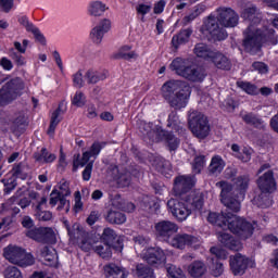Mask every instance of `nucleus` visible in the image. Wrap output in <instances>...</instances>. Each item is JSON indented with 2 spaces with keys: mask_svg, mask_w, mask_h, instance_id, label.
Instances as JSON below:
<instances>
[{
  "mask_svg": "<svg viewBox=\"0 0 278 278\" xmlns=\"http://www.w3.org/2000/svg\"><path fill=\"white\" fill-rule=\"evenodd\" d=\"M245 23H249L243 31L242 47L245 53L256 55L262 51L264 45H277L278 39L275 29L264 26L262 23V13L255 5H250L241 13Z\"/></svg>",
  "mask_w": 278,
  "mask_h": 278,
  "instance_id": "1",
  "label": "nucleus"
},
{
  "mask_svg": "<svg viewBox=\"0 0 278 278\" xmlns=\"http://www.w3.org/2000/svg\"><path fill=\"white\" fill-rule=\"evenodd\" d=\"M162 97L175 110H184L190 101L192 88L182 80H168L161 88Z\"/></svg>",
  "mask_w": 278,
  "mask_h": 278,
  "instance_id": "2",
  "label": "nucleus"
},
{
  "mask_svg": "<svg viewBox=\"0 0 278 278\" xmlns=\"http://www.w3.org/2000/svg\"><path fill=\"white\" fill-rule=\"evenodd\" d=\"M188 125L195 138L204 140V138L210 136V121H207V116L203 113L197 110H190L188 113Z\"/></svg>",
  "mask_w": 278,
  "mask_h": 278,
  "instance_id": "3",
  "label": "nucleus"
},
{
  "mask_svg": "<svg viewBox=\"0 0 278 278\" xmlns=\"http://www.w3.org/2000/svg\"><path fill=\"white\" fill-rule=\"evenodd\" d=\"M170 68L189 81H203L205 79V70L203 67L186 66L181 58L175 59L170 64Z\"/></svg>",
  "mask_w": 278,
  "mask_h": 278,
  "instance_id": "4",
  "label": "nucleus"
},
{
  "mask_svg": "<svg viewBox=\"0 0 278 278\" xmlns=\"http://www.w3.org/2000/svg\"><path fill=\"white\" fill-rule=\"evenodd\" d=\"M3 255L8 262L26 268V266H34V256L27 254L25 250L16 245H9L4 248Z\"/></svg>",
  "mask_w": 278,
  "mask_h": 278,
  "instance_id": "5",
  "label": "nucleus"
},
{
  "mask_svg": "<svg viewBox=\"0 0 278 278\" xmlns=\"http://www.w3.org/2000/svg\"><path fill=\"white\" fill-rule=\"evenodd\" d=\"M25 84L21 78H13L0 89V105H8L14 99L21 96V90H24Z\"/></svg>",
  "mask_w": 278,
  "mask_h": 278,
  "instance_id": "6",
  "label": "nucleus"
},
{
  "mask_svg": "<svg viewBox=\"0 0 278 278\" xmlns=\"http://www.w3.org/2000/svg\"><path fill=\"white\" fill-rule=\"evenodd\" d=\"M228 229L241 240H249L255 231V227L244 218L235 216L228 224Z\"/></svg>",
  "mask_w": 278,
  "mask_h": 278,
  "instance_id": "7",
  "label": "nucleus"
},
{
  "mask_svg": "<svg viewBox=\"0 0 278 278\" xmlns=\"http://www.w3.org/2000/svg\"><path fill=\"white\" fill-rule=\"evenodd\" d=\"M26 236L41 244H55V231L51 227L33 228L26 232Z\"/></svg>",
  "mask_w": 278,
  "mask_h": 278,
  "instance_id": "8",
  "label": "nucleus"
},
{
  "mask_svg": "<svg viewBox=\"0 0 278 278\" xmlns=\"http://www.w3.org/2000/svg\"><path fill=\"white\" fill-rule=\"evenodd\" d=\"M142 260L153 268L166 266V254L161 248H149L142 255Z\"/></svg>",
  "mask_w": 278,
  "mask_h": 278,
  "instance_id": "9",
  "label": "nucleus"
},
{
  "mask_svg": "<svg viewBox=\"0 0 278 278\" xmlns=\"http://www.w3.org/2000/svg\"><path fill=\"white\" fill-rule=\"evenodd\" d=\"M105 147V142L94 141L90 147L89 151L83 153V157L79 161V154H77L76 159L73 161V170H77L79 166H86L88 162H90V157H97L101 153V149Z\"/></svg>",
  "mask_w": 278,
  "mask_h": 278,
  "instance_id": "10",
  "label": "nucleus"
},
{
  "mask_svg": "<svg viewBox=\"0 0 278 278\" xmlns=\"http://www.w3.org/2000/svg\"><path fill=\"white\" fill-rule=\"evenodd\" d=\"M154 228L156 238L163 240V242H168V240H170V237L174 233H177V231L179 230L177 224L170 220H161L155 224Z\"/></svg>",
  "mask_w": 278,
  "mask_h": 278,
  "instance_id": "11",
  "label": "nucleus"
},
{
  "mask_svg": "<svg viewBox=\"0 0 278 278\" xmlns=\"http://www.w3.org/2000/svg\"><path fill=\"white\" fill-rule=\"evenodd\" d=\"M27 127H29V117L25 111H20L14 114L10 124V130L14 136H22L25 134Z\"/></svg>",
  "mask_w": 278,
  "mask_h": 278,
  "instance_id": "12",
  "label": "nucleus"
},
{
  "mask_svg": "<svg viewBox=\"0 0 278 278\" xmlns=\"http://www.w3.org/2000/svg\"><path fill=\"white\" fill-rule=\"evenodd\" d=\"M220 20L215 16H208L204 23V28L214 38V40H225L227 38V30L220 26Z\"/></svg>",
  "mask_w": 278,
  "mask_h": 278,
  "instance_id": "13",
  "label": "nucleus"
},
{
  "mask_svg": "<svg viewBox=\"0 0 278 278\" xmlns=\"http://www.w3.org/2000/svg\"><path fill=\"white\" fill-rule=\"evenodd\" d=\"M194 184H197L194 175L176 177L174 182V192L177 197H181L182 194L190 192V190L194 188Z\"/></svg>",
  "mask_w": 278,
  "mask_h": 278,
  "instance_id": "14",
  "label": "nucleus"
},
{
  "mask_svg": "<svg viewBox=\"0 0 278 278\" xmlns=\"http://www.w3.org/2000/svg\"><path fill=\"white\" fill-rule=\"evenodd\" d=\"M167 207L173 216H175V218H177V220L180 223H184V220H186V218L192 214V210L188 208L186 204L175 199L167 201Z\"/></svg>",
  "mask_w": 278,
  "mask_h": 278,
  "instance_id": "15",
  "label": "nucleus"
},
{
  "mask_svg": "<svg viewBox=\"0 0 278 278\" xmlns=\"http://www.w3.org/2000/svg\"><path fill=\"white\" fill-rule=\"evenodd\" d=\"M144 142L148 144H153V142H160V132L162 128L160 126H154L153 123L142 122L139 127Z\"/></svg>",
  "mask_w": 278,
  "mask_h": 278,
  "instance_id": "16",
  "label": "nucleus"
},
{
  "mask_svg": "<svg viewBox=\"0 0 278 278\" xmlns=\"http://www.w3.org/2000/svg\"><path fill=\"white\" fill-rule=\"evenodd\" d=\"M249 257L242 255L241 253H237L231 255L229 258L230 270L233 275H244L247 269L249 268Z\"/></svg>",
  "mask_w": 278,
  "mask_h": 278,
  "instance_id": "17",
  "label": "nucleus"
},
{
  "mask_svg": "<svg viewBox=\"0 0 278 278\" xmlns=\"http://www.w3.org/2000/svg\"><path fill=\"white\" fill-rule=\"evenodd\" d=\"M100 240L104 242V244L112 247L115 251H123V239H121L112 228H104Z\"/></svg>",
  "mask_w": 278,
  "mask_h": 278,
  "instance_id": "18",
  "label": "nucleus"
},
{
  "mask_svg": "<svg viewBox=\"0 0 278 278\" xmlns=\"http://www.w3.org/2000/svg\"><path fill=\"white\" fill-rule=\"evenodd\" d=\"M112 29V22L109 18H103L99 24L91 29L90 38L96 45H101L103 36Z\"/></svg>",
  "mask_w": 278,
  "mask_h": 278,
  "instance_id": "19",
  "label": "nucleus"
},
{
  "mask_svg": "<svg viewBox=\"0 0 278 278\" xmlns=\"http://www.w3.org/2000/svg\"><path fill=\"white\" fill-rule=\"evenodd\" d=\"M257 186L261 192L268 194L277 190V182L275 181V176L273 170H267L263 176L257 179Z\"/></svg>",
  "mask_w": 278,
  "mask_h": 278,
  "instance_id": "20",
  "label": "nucleus"
},
{
  "mask_svg": "<svg viewBox=\"0 0 278 278\" xmlns=\"http://www.w3.org/2000/svg\"><path fill=\"white\" fill-rule=\"evenodd\" d=\"M217 18L222 27H236L240 17L232 9H222Z\"/></svg>",
  "mask_w": 278,
  "mask_h": 278,
  "instance_id": "21",
  "label": "nucleus"
},
{
  "mask_svg": "<svg viewBox=\"0 0 278 278\" xmlns=\"http://www.w3.org/2000/svg\"><path fill=\"white\" fill-rule=\"evenodd\" d=\"M220 202L226 206L225 213L228 218H233L236 216L233 214H238L242 207L240 199H238V194L220 199Z\"/></svg>",
  "mask_w": 278,
  "mask_h": 278,
  "instance_id": "22",
  "label": "nucleus"
},
{
  "mask_svg": "<svg viewBox=\"0 0 278 278\" xmlns=\"http://www.w3.org/2000/svg\"><path fill=\"white\" fill-rule=\"evenodd\" d=\"M111 173L119 188H127L131 184V174L127 169H118L117 166H113Z\"/></svg>",
  "mask_w": 278,
  "mask_h": 278,
  "instance_id": "23",
  "label": "nucleus"
},
{
  "mask_svg": "<svg viewBox=\"0 0 278 278\" xmlns=\"http://www.w3.org/2000/svg\"><path fill=\"white\" fill-rule=\"evenodd\" d=\"M199 242V239L192 235L182 233V235H176L170 244L174 247V249H186V247H192V244H197Z\"/></svg>",
  "mask_w": 278,
  "mask_h": 278,
  "instance_id": "24",
  "label": "nucleus"
},
{
  "mask_svg": "<svg viewBox=\"0 0 278 278\" xmlns=\"http://www.w3.org/2000/svg\"><path fill=\"white\" fill-rule=\"evenodd\" d=\"M37 253L39 257H42V260H45L47 266H53V264L58 262V252L52 247L40 245L37 249Z\"/></svg>",
  "mask_w": 278,
  "mask_h": 278,
  "instance_id": "25",
  "label": "nucleus"
},
{
  "mask_svg": "<svg viewBox=\"0 0 278 278\" xmlns=\"http://www.w3.org/2000/svg\"><path fill=\"white\" fill-rule=\"evenodd\" d=\"M241 118L245 125H250V127H254V129H258L260 131L266 129V122H264L258 114L250 112L242 115Z\"/></svg>",
  "mask_w": 278,
  "mask_h": 278,
  "instance_id": "26",
  "label": "nucleus"
},
{
  "mask_svg": "<svg viewBox=\"0 0 278 278\" xmlns=\"http://www.w3.org/2000/svg\"><path fill=\"white\" fill-rule=\"evenodd\" d=\"M161 140H164L169 151H177V149L179 148V138L175 137L173 132L164 130L162 128L159 134V142H161Z\"/></svg>",
  "mask_w": 278,
  "mask_h": 278,
  "instance_id": "27",
  "label": "nucleus"
},
{
  "mask_svg": "<svg viewBox=\"0 0 278 278\" xmlns=\"http://www.w3.org/2000/svg\"><path fill=\"white\" fill-rule=\"evenodd\" d=\"M210 62H213L216 68H220L222 71H231V61H229V58L218 51L213 52Z\"/></svg>",
  "mask_w": 278,
  "mask_h": 278,
  "instance_id": "28",
  "label": "nucleus"
},
{
  "mask_svg": "<svg viewBox=\"0 0 278 278\" xmlns=\"http://www.w3.org/2000/svg\"><path fill=\"white\" fill-rule=\"evenodd\" d=\"M104 219L106 223H110V225H123L127 223V216L125 213L114 208H111L106 212Z\"/></svg>",
  "mask_w": 278,
  "mask_h": 278,
  "instance_id": "29",
  "label": "nucleus"
},
{
  "mask_svg": "<svg viewBox=\"0 0 278 278\" xmlns=\"http://www.w3.org/2000/svg\"><path fill=\"white\" fill-rule=\"evenodd\" d=\"M190 36H192V28L181 29L178 34L173 36L172 46L174 49H179L181 45H187V42L190 41Z\"/></svg>",
  "mask_w": 278,
  "mask_h": 278,
  "instance_id": "30",
  "label": "nucleus"
},
{
  "mask_svg": "<svg viewBox=\"0 0 278 278\" xmlns=\"http://www.w3.org/2000/svg\"><path fill=\"white\" fill-rule=\"evenodd\" d=\"M104 275H105V277L127 278V277H129V271H127L123 267H118L114 263H111V264L104 266Z\"/></svg>",
  "mask_w": 278,
  "mask_h": 278,
  "instance_id": "31",
  "label": "nucleus"
},
{
  "mask_svg": "<svg viewBox=\"0 0 278 278\" xmlns=\"http://www.w3.org/2000/svg\"><path fill=\"white\" fill-rule=\"evenodd\" d=\"M63 224L71 240H79L86 236V231H84V228L79 224L75 223L71 226L68 220H64Z\"/></svg>",
  "mask_w": 278,
  "mask_h": 278,
  "instance_id": "32",
  "label": "nucleus"
},
{
  "mask_svg": "<svg viewBox=\"0 0 278 278\" xmlns=\"http://www.w3.org/2000/svg\"><path fill=\"white\" fill-rule=\"evenodd\" d=\"M231 151L233 152V155L237 157V160H241V162H251L253 149L244 147L242 150H240V146H238V143H233L231 146Z\"/></svg>",
  "mask_w": 278,
  "mask_h": 278,
  "instance_id": "33",
  "label": "nucleus"
},
{
  "mask_svg": "<svg viewBox=\"0 0 278 278\" xmlns=\"http://www.w3.org/2000/svg\"><path fill=\"white\" fill-rule=\"evenodd\" d=\"M14 47L16 50H14V48H11L9 51V55L13 60V62H15V64H17V66H23V64H25V58H23V55L21 53H25L26 50L23 47V45H21V42H18V41L14 42ZM16 51H18V52H16Z\"/></svg>",
  "mask_w": 278,
  "mask_h": 278,
  "instance_id": "34",
  "label": "nucleus"
},
{
  "mask_svg": "<svg viewBox=\"0 0 278 278\" xmlns=\"http://www.w3.org/2000/svg\"><path fill=\"white\" fill-rule=\"evenodd\" d=\"M188 273L193 278L203 277L207 273V266L203 261H194L188 266Z\"/></svg>",
  "mask_w": 278,
  "mask_h": 278,
  "instance_id": "35",
  "label": "nucleus"
},
{
  "mask_svg": "<svg viewBox=\"0 0 278 278\" xmlns=\"http://www.w3.org/2000/svg\"><path fill=\"white\" fill-rule=\"evenodd\" d=\"M140 207L149 214H155L160 210V203L153 197L146 195L140 202Z\"/></svg>",
  "mask_w": 278,
  "mask_h": 278,
  "instance_id": "36",
  "label": "nucleus"
},
{
  "mask_svg": "<svg viewBox=\"0 0 278 278\" xmlns=\"http://www.w3.org/2000/svg\"><path fill=\"white\" fill-rule=\"evenodd\" d=\"M85 79L90 85L99 84V81H105L108 79V72L88 70L85 74Z\"/></svg>",
  "mask_w": 278,
  "mask_h": 278,
  "instance_id": "37",
  "label": "nucleus"
},
{
  "mask_svg": "<svg viewBox=\"0 0 278 278\" xmlns=\"http://www.w3.org/2000/svg\"><path fill=\"white\" fill-rule=\"evenodd\" d=\"M64 102H60L58 109L52 113L51 121H50V126L48 129V135L53 136L55 134V127L60 125V115L64 114Z\"/></svg>",
  "mask_w": 278,
  "mask_h": 278,
  "instance_id": "38",
  "label": "nucleus"
},
{
  "mask_svg": "<svg viewBox=\"0 0 278 278\" xmlns=\"http://www.w3.org/2000/svg\"><path fill=\"white\" fill-rule=\"evenodd\" d=\"M214 50H211L205 43H198L193 49V53H195L197 58H202V60H206L210 62L212 60V55H214Z\"/></svg>",
  "mask_w": 278,
  "mask_h": 278,
  "instance_id": "39",
  "label": "nucleus"
},
{
  "mask_svg": "<svg viewBox=\"0 0 278 278\" xmlns=\"http://www.w3.org/2000/svg\"><path fill=\"white\" fill-rule=\"evenodd\" d=\"M187 203L192 205V207H194L195 210H202L204 203L203 192L191 191L187 198Z\"/></svg>",
  "mask_w": 278,
  "mask_h": 278,
  "instance_id": "40",
  "label": "nucleus"
},
{
  "mask_svg": "<svg viewBox=\"0 0 278 278\" xmlns=\"http://www.w3.org/2000/svg\"><path fill=\"white\" fill-rule=\"evenodd\" d=\"M167 127H170L172 129H174V131H177V134H184V131H186L184 129V125L179 121V115H177L176 111L169 113L167 119Z\"/></svg>",
  "mask_w": 278,
  "mask_h": 278,
  "instance_id": "41",
  "label": "nucleus"
},
{
  "mask_svg": "<svg viewBox=\"0 0 278 278\" xmlns=\"http://www.w3.org/2000/svg\"><path fill=\"white\" fill-rule=\"evenodd\" d=\"M112 249H113L112 245H110L108 243L96 242L93 251H94V253L100 255V257H102V260H110V257H112Z\"/></svg>",
  "mask_w": 278,
  "mask_h": 278,
  "instance_id": "42",
  "label": "nucleus"
},
{
  "mask_svg": "<svg viewBox=\"0 0 278 278\" xmlns=\"http://www.w3.org/2000/svg\"><path fill=\"white\" fill-rule=\"evenodd\" d=\"M134 273L138 278H153V276L155 275L153 268L142 263H138L136 265Z\"/></svg>",
  "mask_w": 278,
  "mask_h": 278,
  "instance_id": "43",
  "label": "nucleus"
},
{
  "mask_svg": "<svg viewBox=\"0 0 278 278\" xmlns=\"http://www.w3.org/2000/svg\"><path fill=\"white\" fill-rule=\"evenodd\" d=\"M77 244L79 249H81V251H85V253H88L89 251H92V249L94 250L97 242H94L92 238L88 237V232H85V236L80 237L77 240Z\"/></svg>",
  "mask_w": 278,
  "mask_h": 278,
  "instance_id": "44",
  "label": "nucleus"
},
{
  "mask_svg": "<svg viewBox=\"0 0 278 278\" xmlns=\"http://www.w3.org/2000/svg\"><path fill=\"white\" fill-rule=\"evenodd\" d=\"M216 187L220 188V199H228L229 197L236 195L233 192V186L227 181H218L216 182Z\"/></svg>",
  "mask_w": 278,
  "mask_h": 278,
  "instance_id": "45",
  "label": "nucleus"
},
{
  "mask_svg": "<svg viewBox=\"0 0 278 278\" xmlns=\"http://www.w3.org/2000/svg\"><path fill=\"white\" fill-rule=\"evenodd\" d=\"M12 176L15 179H27V165L25 163H17L13 166Z\"/></svg>",
  "mask_w": 278,
  "mask_h": 278,
  "instance_id": "46",
  "label": "nucleus"
},
{
  "mask_svg": "<svg viewBox=\"0 0 278 278\" xmlns=\"http://www.w3.org/2000/svg\"><path fill=\"white\" fill-rule=\"evenodd\" d=\"M34 159L36 162H41L42 164H51V162H54L55 160V154L50 153L46 150V148L41 149V153L36 152L34 154Z\"/></svg>",
  "mask_w": 278,
  "mask_h": 278,
  "instance_id": "47",
  "label": "nucleus"
},
{
  "mask_svg": "<svg viewBox=\"0 0 278 278\" xmlns=\"http://www.w3.org/2000/svg\"><path fill=\"white\" fill-rule=\"evenodd\" d=\"M106 8L105 4L101 1H94L89 4L88 12L90 16H103Z\"/></svg>",
  "mask_w": 278,
  "mask_h": 278,
  "instance_id": "48",
  "label": "nucleus"
},
{
  "mask_svg": "<svg viewBox=\"0 0 278 278\" xmlns=\"http://www.w3.org/2000/svg\"><path fill=\"white\" fill-rule=\"evenodd\" d=\"M251 181V178L249 175H242L238 176L235 180V185L237 186L241 197H244V192H247V189L249 188V182Z\"/></svg>",
  "mask_w": 278,
  "mask_h": 278,
  "instance_id": "49",
  "label": "nucleus"
},
{
  "mask_svg": "<svg viewBox=\"0 0 278 278\" xmlns=\"http://www.w3.org/2000/svg\"><path fill=\"white\" fill-rule=\"evenodd\" d=\"M223 168H225V162H223V159H220V156H214L208 166L210 173H212V175H218V173L223 172Z\"/></svg>",
  "mask_w": 278,
  "mask_h": 278,
  "instance_id": "50",
  "label": "nucleus"
},
{
  "mask_svg": "<svg viewBox=\"0 0 278 278\" xmlns=\"http://www.w3.org/2000/svg\"><path fill=\"white\" fill-rule=\"evenodd\" d=\"M237 86L238 88L243 90V92H247V94H252V96L260 94V89L257 88V86L249 81L239 80L237 81Z\"/></svg>",
  "mask_w": 278,
  "mask_h": 278,
  "instance_id": "51",
  "label": "nucleus"
},
{
  "mask_svg": "<svg viewBox=\"0 0 278 278\" xmlns=\"http://www.w3.org/2000/svg\"><path fill=\"white\" fill-rule=\"evenodd\" d=\"M228 213L223 211L217 214V220L215 223L216 227H220L222 229H229V223H231L233 217L227 216Z\"/></svg>",
  "mask_w": 278,
  "mask_h": 278,
  "instance_id": "52",
  "label": "nucleus"
},
{
  "mask_svg": "<svg viewBox=\"0 0 278 278\" xmlns=\"http://www.w3.org/2000/svg\"><path fill=\"white\" fill-rule=\"evenodd\" d=\"M254 205H257V207L266 208L270 207V198H268V194L262 192L261 194L254 197L253 199Z\"/></svg>",
  "mask_w": 278,
  "mask_h": 278,
  "instance_id": "53",
  "label": "nucleus"
},
{
  "mask_svg": "<svg viewBox=\"0 0 278 278\" xmlns=\"http://www.w3.org/2000/svg\"><path fill=\"white\" fill-rule=\"evenodd\" d=\"M165 268L169 278H186L184 270L176 265L167 264L165 265Z\"/></svg>",
  "mask_w": 278,
  "mask_h": 278,
  "instance_id": "54",
  "label": "nucleus"
},
{
  "mask_svg": "<svg viewBox=\"0 0 278 278\" xmlns=\"http://www.w3.org/2000/svg\"><path fill=\"white\" fill-rule=\"evenodd\" d=\"M1 182L4 186L3 192L4 194H10L12 190H15L16 187L18 186V182L16 181V178L10 177L8 179H2Z\"/></svg>",
  "mask_w": 278,
  "mask_h": 278,
  "instance_id": "55",
  "label": "nucleus"
},
{
  "mask_svg": "<svg viewBox=\"0 0 278 278\" xmlns=\"http://www.w3.org/2000/svg\"><path fill=\"white\" fill-rule=\"evenodd\" d=\"M205 166V155L195 156L192 164L194 175H199Z\"/></svg>",
  "mask_w": 278,
  "mask_h": 278,
  "instance_id": "56",
  "label": "nucleus"
},
{
  "mask_svg": "<svg viewBox=\"0 0 278 278\" xmlns=\"http://www.w3.org/2000/svg\"><path fill=\"white\" fill-rule=\"evenodd\" d=\"M4 278H23L21 269L16 266H8L3 271Z\"/></svg>",
  "mask_w": 278,
  "mask_h": 278,
  "instance_id": "57",
  "label": "nucleus"
},
{
  "mask_svg": "<svg viewBox=\"0 0 278 278\" xmlns=\"http://www.w3.org/2000/svg\"><path fill=\"white\" fill-rule=\"evenodd\" d=\"M35 216L37 219L47 223V220H51L53 218V213L51 211H42V208L36 210Z\"/></svg>",
  "mask_w": 278,
  "mask_h": 278,
  "instance_id": "58",
  "label": "nucleus"
},
{
  "mask_svg": "<svg viewBox=\"0 0 278 278\" xmlns=\"http://www.w3.org/2000/svg\"><path fill=\"white\" fill-rule=\"evenodd\" d=\"M76 108H84L86 105V96L81 91H77L72 100Z\"/></svg>",
  "mask_w": 278,
  "mask_h": 278,
  "instance_id": "59",
  "label": "nucleus"
},
{
  "mask_svg": "<svg viewBox=\"0 0 278 278\" xmlns=\"http://www.w3.org/2000/svg\"><path fill=\"white\" fill-rule=\"evenodd\" d=\"M252 71H256L260 75H266L268 73V65L264 62L256 61L252 63Z\"/></svg>",
  "mask_w": 278,
  "mask_h": 278,
  "instance_id": "60",
  "label": "nucleus"
},
{
  "mask_svg": "<svg viewBox=\"0 0 278 278\" xmlns=\"http://www.w3.org/2000/svg\"><path fill=\"white\" fill-rule=\"evenodd\" d=\"M202 13H203V8L195 7L193 12H191L189 15L184 17L185 25H188V23H192V21H194V18H197Z\"/></svg>",
  "mask_w": 278,
  "mask_h": 278,
  "instance_id": "61",
  "label": "nucleus"
},
{
  "mask_svg": "<svg viewBox=\"0 0 278 278\" xmlns=\"http://www.w3.org/2000/svg\"><path fill=\"white\" fill-rule=\"evenodd\" d=\"M218 241L227 248V245L231 242L233 237L225 231L217 232Z\"/></svg>",
  "mask_w": 278,
  "mask_h": 278,
  "instance_id": "62",
  "label": "nucleus"
},
{
  "mask_svg": "<svg viewBox=\"0 0 278 278\" xmlns=\"http://www.w3.org/2000/svg\"><path fill=\"white\" fill-rule=\"evenodd\" d=\"M212 255H215L217 260H227V251L220 248L213 247L210 249Z\"/></svg>",
  "mask_w": 278,
  "mask_h": 278,
  "instance_id": "63",
  "label": "nucleus"
},
{
  "mask_svg": "<svg viewBox=\"0 0 278 278\" xmlns=\"http://www.w3.org/2000/svg\"><path fill=\"white\" fill-rule=\"evenodd\" d=\"M73 84L75 88H84V74H81V71L73 75Z\"/></svg>",
  "mask_w": 278,
  "mask_h": 278,
  "instance_id": "64",
  "label": "nucleus"
}]
</instances>
